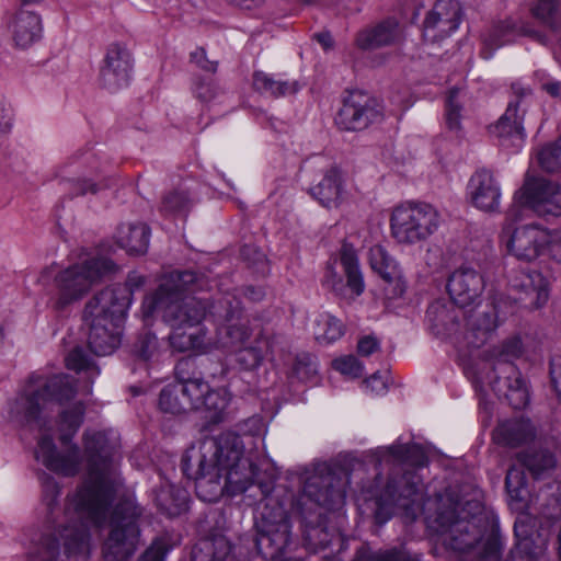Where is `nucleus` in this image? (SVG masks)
Listing matches in <instances>:
<instances>
[{
  "instance_id": "nucleus-3",
  "label": "nucleus",
  "mask_w": 561,
  "mask_h": 561,
  "mask_svg": "<svg viewBox=\"0 0 561 561\" xmlns=\"http://www.w3.org/2000/svg\"><path fill=\"white\" fill-rule=\"evenodd\" d=\"M83 449L88 472L70 504L80 516L98 520L121 493L122 481L116 461L119 439L113 432L88 430L83 433Z\"/></svg>"
},
{
  "instance_id": "nucleus-34",
  "label": "nucleus",
  "mask_w": 561,
  "mask_h": 561,
  "mask_svg": "<svg viewBox=\"0 0 561 561\" xmlns=\"http://www.w3.org/2000/svg\"><path fill=\"white\" fill-rule=\"evenodd\" d=\"M193 366L191 359H182L175 367L178 381L175 382L182 392L183 398L190 399L192 410H201L204 396L209 386L202 378H191L188 370Z\"/></svg>"
},
{
  "instance_id": "nucleus-9",
  "label": "nucleus",
  "mask_w": 561,
  "mask_h": 561,
  "mask_svg": "<svg viewBox=\"0 0 561 561\" xmlns=\"http://www.w3.org/2000/svg\"><path fill=\"white\" fill-rule=\"evenodd\" d=\"M115 263L103 256L92 257L73 264L55 276L58 297L54 302L57 311H62L80 300L102 277L115 272Z\"/></svg>"
},
{
  "instance_id": "nucleus-24",
  "label": "nucleus",
  "mask_w": 561,
  "mask_h": 561,
  "mask_svg": "<svg viewBox=\"0 0 561 561\" xmlns=\"http://www.w3.org/2000/svg\"><path fill=\"white\" fill-rule=\"evenodd\" d=\"M468 188L474 207L485 213L500 211L501 187L490 170L477 171L471 176Z\"/></svg>"
},
{
  "instance_id": "nucleus-21",
  "label": "nucleus",
  "mask_w": 561,
  "mask_h": 561,
  "mask_svg": "<svg viewBox=\"0 0 561 561\" xmlns=\"http://www.w3.org/2000/svg\"><path fill=\"white\" fill-rule=\"evenodd\" d=\"M516 291L514 300L528 309H539L549 298L548 285L538 271L518 272L510 283Z\"/></svg>"
},
{
  "instance_id": "nucleus-47",
  "label": "nucleus",
  "mask_w": 561,
  "mask_h": 561,
  "mask_svg": "<svg viewBox=\"0 0 561 561\" xmlns=\"http://www.w3.org/2000/svg\"><path fill=\"white\" fill-rule=\"evenodd\" d=\"M334 536V533L329 530L321 514L318 515L316 525L306 523L305 525V540L307 545L313 549H324L328 547Z\"/></svg>"
},
{
  "instance_id": "nucleus-17",
  "label": "nucleus",
  "mask_w": 561,
  "mask_h": 561,
  "mask_svg": "<svg viewBox=\"0 0 561 561\" xmlns=\"http://www.w3.org/2000/svg\"><path fill=\"white\" fill-rule=\"evenodd\" d=\"M381 112L378 104L366 93L355 91L344 99L343 105L335 116L340 129L356 131L378 122Z\"/></svg>"
},
{
  "instance_id": "nucleus-59",
  "label": "nucleus",
  "mask_w": 561,
  "mask_h": 561,
  "mask_svg": "<svg viewBox=\"0 0 561 561\" xmlns=\"http://www.w3.org/2000/svg\"><path fill=\"white\" fill-rule=\"evenodd\" d=\"M70 187L72 190V196H83L88 193L95 194L98 193L102 187H107V184L100 185L92 180L88 179H77L69 181Z\"/></svg>"
},
{
  "instance_id": "nucleus-14",
  "label": "nucleus",
  "mask_w": 561,
  "mask_h": 561,
  "mask_svg": "<svg viewBox=\"0 0 561 561\" xmlns=\"http://www.w3.org/2000/svg\"><path fill=\"white\" fill-rule=\"evenodd\" d=\"M514 198L540 217L561 216V184L556 181L527 175Z\"/></svg>"
},
{
  "instance_id": "nucleus-39",
  "label": "nucleus",
  "mask_w": 561,
  "mask_h": 561,
  "mask_svg": "<svg viewBox=\"0 0 561 561\" xmlns=\"http://www.w3.org/2000/svg\"><path fill=\"white\" fill-rule=\"evenodd\" d=\"M517 461L523 468H526L535 479L541 478L556 467V458L548 450L519 453L517 455Z\"/></svg>"
},
{
  "instance_id": "nucleus-38",
  "label": "nucleus",
  "mask_w": 561,
  "mask_h": 561,
  "mask_svg": "<svg viewBox=\"0 0 561 561\" xmlns=\"http://www.w3.org/2000/svg\"><path fill=\"white\" fill-rule=\"evenodd\" d=\"M230 402V393L225 388L209 389L204 396L202 409L205 419L210 423H219L225 420L227 408Z\"/></svg>"
},
{
  "instance_id": "nucleus-35",
  "label": "nucleus",
  "mask_w": 561,
  "mask_h": 561,
  "mask_svg": "<svg viewBox=\"0 0 561 561\" xmlns=\"http://www.w3.org/2000/svg\"><path fill=\"white\" fill-rule=\"evenodd\" d=\"M150 229L142 222L122 225L117 229L116 240L121 248L130 254H144L149 247Z\"/></svg>"
},
{
  "instance_id": "nucleus-40",
  "label": "nucleus",
  "mask_w": 561,
  "mask_h": 561,
  "mask_svg": "<svg viewBox=\"0 0 561 561\" xmlns=\"http://www.w3.org/2000/svg\"><path fill=\"white\" fill-rule=\"evenodd\" d=\"M313 334L318 342L330 344L344 334V327L335 317L322 313L314 320Z\"/></svg>"
},
{
  "instance_id": "nucleus-50",
  "label": "nucleus",
  "mask_w": 561,
  "mask_h": 561,
  "mask_svg": "<svg viewBox=\"0 0 561 561\" xmlns=\"http://www.w3.org/2000/svg\"><path fill=\"white\" fill-rule=\"evenodd\" d=\"M461 113L462 103L460 101V90L453 88L448 91L445 102L446 124L450 130L458 131L460 129Z\"/></svg>"
},
{
  "instance_id": "nucleus-6",
  "label": "nucleus",
  "mask_w": 561,
  "mask_h": 561,
  "mask_svg": "<svg viewBox=\"0 0 561 561\" xmlns=\"http://www.w3.org/2000/svg\"><path fill=\"white\" fill-rule=\"evenodd\" d=\"M130 305L126 286L105 288L85 305L83 321L89 327L88 344L98 356L112 354L121 344V329Z\"/></svg>"
},
{
  "instance_id": "nucleus-19",
  "label": "nucleus",
  "mask_w": 561,
  "mask_h": 561,
  "mask_svg": "<svg viewBox=\"0 0 561 561\" xmlns=\"http://www.w3.org/2000/svg\"><path fill=\"white\" fill-rule=\"evenodd\" d=\"M462 9L457 0H437L427 13L423 37L431 43L449 37L460 25Z\"/></svg>"
},
{
  "instance_id": "nucleus-56",
  "label": "nucleus",
  "mask_w": 561,
  "mask_h": 561,
  "mask_svg": "<svg viewBox=\"0 0 561 561\" xmlns=\"http://www.w3.org/2000/svg\"><path fill=\"white\" fill-rule=\"evenodd\" d=\"M157 348V336L150 332H146L140 335L138 342L135 345L137 355L144 360H148L156 353Z\"/></svg>"
},
{
  "instance_id": "nucleus-26",
  "label": "nucleus",
  "mask_w": 561,
  "mask_h": 561,
  "mask_svg": "<svg viewBox=\"0 0 561 561\" xmlns=\"http://www.w3.org/2000/svg\"><path fill=\"white\" fill-rule=\"evenodd\" d=\"M507 302L503 298L494 300L491 305H486L482 310H477L474 313L467 318V324L474 334L477 341L476 345L483 344L489 334L493 332L500 321H502L506 314Z\"/></svg>"
},
{
  "instance_id": "nucleus-54",
  "label": "nucleus",
  "mask_w": 561,
  "mask_h": 561,
  "mask_svg": "<svg viewBox=\"0 0 561 561\" xmlns=\"http://www.w3.org/2000/svg\"><path fill=\"white\" fill-rule=\"evenodd\" d=\"M253 88L261 93L268 94L273 98H278V80L266 72H254Z\"/></svg>"
},
{
  "instance_id": "nucleus-2",
  "label": "nucleus",
  "mask_w": 561,
  "mask_h": 561,
  "mask_svg": "<svg viewBox=\"0 0 561 561\" xmlns=\"http://www.w3.org/2000/svg\"><path fill=\"white\" fill-rule=\"evenodd\" d=\"M243 454L244 443L236 433L205 437L186 450L182 470L195 481L197 495L206 502L216 501L224 491L238 494L252 490L249 497H255L259 492L254 543L259 554L274 560L289 543L288 515L268 484H253L257 467Z\"/></svg>"
},
{
  "instance_id": "nucleus-57",
  "label": "nucleus",
  "mask_w": 561,
  "mask_h": 561,
  "mask_svg": "<svg viewBox=\"0 0 561 561\" xmlns=\"http://www.w3.org/2000/svg\"><path fill=\"white\" fill-rule=\"evenodd\" d=\"M188 198L183 192L169 193L163 197L162 210L169 214L179 213L186 208Z\"/></svg>"
},
{
  "instance_id": "nucleus-30",
  "label": "nucleus",
  "mask_w": 561,
  "mask_h": 561,
  "mask_svg": "<svg viewBox=\"0 0 561 561\" xmlns=\"http://www.w3.org/2000/svg\"><path fill=\"white\" fill-rule=\"evenodd\" d=\"M12 38L16 46L26 48L39 39L42 34V21L37 13L26 9H20L10 23Z\"/></svg>"
},
{
  "instance_id": "nucleus-5",
  "label": "nucleus",
  "mask_w": 561,
  "mask_h": 561,
  "mask_svg": "<svg viewBox=\"0 0 561 561\" xmlns=\"http://www.w3.org/2000/svg\"><path fill=\"white\" fill-rule=\"evenodd\" d=\"M42 502L46 508L47 529L32 538L27 548V554L30 556V549L35 541L39 542L42 557L50 542L57 545V553L59 552V541L56 537H51L50 529H58L68 554H88L90 549L88 527L90 524L101 525L105 520L108 508L102 512L98 520L90 516H80L75 512L73 505L70 504L71 497L77 493L76 491L73 494L68 495L62 513L57 514L59 513L58 497L60 495V486L54 478L45 474L42 481Z\"/></svg>"
},
{
  "instance_id": "nucleus-51",
  "label": "nucleus",
  "mask_w": 561,
  "mask_h": 561,
  "mask_svg": "<svg viewBox=\"0 0 561 561\" xmlns=\"http://www.w3.org/2000/svg\"><path fill=\"white\" fill-rule=\"evenodd\" d=\"M66 364L69 369L87 371L90 376H98L100 374L99 367L95 366L90 356L81 347H76L68 354Z\"/></svg>"
},
{
  "instance_id": "nucleus-11",
  "label": "nucleus",
  "mask_w": 561,
  "mask_h": 561,
  "mask_svg": "<svg viewBox=\"0 0 561 561\" xmlns=\"http://www.w3.org/2000/svg\"><path fill=\"white\" fill-rule=\"evenodd\" d=\"M439 222L438 211L428 204L399 206L391 215V233L399 243L415 244L432 236Z\"/></svg>"
},
{
  "instance_id": "nucleus-63",
  "label": "nucleus",
  "mask_w": 561,
  "mask_h": 561,
  "mask_svg": "<svg viewBox=\"0 0 561 561\" xmlns=\"http://www.w3.org/2000/svg\"><path fill=\"white\" fill-rule=\"evenodd\" d=\"M379 341L373 335H366L362 337L357 343V352L362 356H369L379 351Z\"/></svg>"
},
{
  "instance_id": "nucleus-10",
  "label": "nucleus",
  "mask_w": 561,
  "mask_h": 561,
  "mask_svg": "<svg viewBox=\"0 0 561 561\" xmlns=\"http://www.w3.org/2000/svg\"><path fill=\"white\" fill-rule=\"evenodd\" d=\"M522 353L519 339H511L502 345L500 356L485 377L499 398H504L514 409L528 404L529 393L519 369L512 363Z\"/></svg>"
},
{
  "instance_id": "nucleus-53",
  "label": "nucleus",
  "mask_w": 561,
  "mask_h": 561,
  "mask_svg": "<svg viewBox=\"0 0 561 561\" xmlns=\"http://www.w3.org/2000/svg\"><path fill=\"white\" fill-rule=\"evenodd\" d=\"M333 367L351 378L360 377L364 370L363 364L353 355L334 359Z\"/></svg>"
},
{
  "instance_id": "nucleus-13",
  "label": "nucleus",
  "mask_w": 561,
  "mask_h": 561,
  "mask_svg": "<svg viewBox=\"0 0 561 561\" xmlns=\"http://www.w3.org/2000/svg\"><path fill=\"white\" fill-rule=\"evenodd\" d=\"M209 316L217 322L222 346H242L250 339L248 320L243 318L240 300L227 294L210 305Z\"/></svg>"
},
{
  "instance_id": "nucleus-45",
  "label": "nucleus",
  "mask_w": 561,
  "mask_h": 561,
  "mask_svg": "<svg viewBox=\"0 0 561 561\" xmlns=\"http://www.w3.org/2000/svg\"><path fill=\"white\" fill-rule=\"evenodd\" d=\"M170 345L178 352L198 350L204 346V334L198 329H172L169 335Z\"/></svg>"
},
{
  "instance_id": "nucleus-60",
  "label": "nucleus",
  "mask_w": 561,
  "mask_h": 561,
  "mask_svg": "<svg viewBox=\"0 0 561 561\" xmlns=\"http://www.w3.org/2000/svg\"><path fill=\"white\" fill-rule=\"evenodd\" d=\"M191 60L204 71L211 73H215L217 71L218 62L209 60L207 58L205 49L202 47L196 48L193 53H191Z\"/></svg>"
},
{
  "instance_id": "nucleus-48",
  "label": "nucleus",
  "mask_w": 561,
  "mask_h": 561,
  "mask_svg": "<svg viewBox=\"0 0 561 561\" xmlns=\"http://www.w3.org/2000/svg\"><path fill=\"white\" fill-rule=\"evenodd\" d=\"M505 488L512 503L522 504L527 494L526 476L522 468L512 466L505 477Z\"/></svg>"
},
{
  "instance_id": "nucleus-25",
  "label": "nucleus",
  "mask_w": 561,
  "mask_h": 561,
  "mask_svg": "<svg viewBox=\"0 0 561 561\" xmlns=\"http://www.w3.org/2000/svg\"><path fill=\"white\" fill-rule=\"evenodd\" d=\"M402 38V26L396 19L389 18L362 28L356 35L355 43L359 49L373 50L396 45Z\"/></svg>"
},
{
  "instance_id": "nucleus-29",
  "label": "nucleus",
  "mask_w": 561,
  "mask_h": 561,
  "mask_svg": "<svg viewBox=\"0 0 561 561\" xmlns=\"http://www.w3.org/2000/svg\"><path fill=\"white\" fill-rule=\"evenodd\" d=\"M310 194L327 208L339 207L345 196L341 171L335 167L329 169L321 181L310 188Z\"/></svg>"
},
{
  "instance_id": "nucleus-28",
  "label": "nucleus",
  "mask_w": 561,
  "mask_h": 561,
  "mask_svg": "<svg viewBox=\"0 0 561 561\" xmlns=\"http://www.w3.org/2000/svg\"><path fill=\"white\" fill-rule=\"evenodd\" d=\"M462 309L454 300H436L427 308L426 319L436 334H445L454 331L459 320L466 318Z\"/></svg>"
},
{
  "instance_id": "nucleus-23",
  "label": "nucleus",
  "mask_w": 561,
  "mask_h": 561,
  "mask_svg": "<svg viewBox=\"0 0 561 561\" xmlns=\"http://www.w3.org/2000/svg\"><path fill=\"white\" fill-rule=\"evenodd\" d=\"M484 282L482 276L471 267L462 266L448 277L447 291L450 299L459 307L471 306L482 294Z\"/></svg>"
},
{
  "instance_id": "nucleus-4",
  "label": "nucleus",
  "mask_w": 561,
  "mask_h": 561,
  "mask_svg": "<svg viewBox=\"0 0 561 561\" xmlns=\"http://www.w3.org/2000/svg\"><path fill=\"white\" fill-rule=\"evenodd\" d=\"M202 288V279L192 271L170 273L158 289L144 299L142 317L149 319L161 314L171 329L191 330L209 314L210 306L187 295Z\"/></svg>"
},
{
  "instance_id": "nucleus-15",
  "label": "nucleus",
  "mask_w": 561,
  "mask_h": 561,
  "mask_svg": "<svg viewBox=\"0 0 561 561\" xmlns=\"http://www.w3.org/2000/svg\"><path fill=\"white\" fill-rule=\"evenodd\" d=\"M343 473H335L323 463L306 478L304 494L319 506L334 508L343 504L346 494Z\"/></svg>"
},
{
  "instance_id": "nucleus-62",
  "label": "nucleus",
  "mask_w": 561,
  "mask_h": 561,
  "mask_svg": "<svg viewBox=\"0 0 561 561\" xmlns=\"http://www.w3.org/2000/svg\"><path fill=\"white\" fill-rule=\"evenodd\" d=\"M550 377L552 386L561 401V354L554 355L550 360Z\"/></svg>"
},
{
  "instance_id": "nucleus-43",
  "label": "nucleus",
  "mask_w": 561,
  "mask_h": 561,
  "mask_svg": "<svg viewBox=\"0 0 561 561\" xmlns=\"http://www.w3.org/2000/svg\"><path fill=\"white\" fill-rule=\"evenodd\" d=\"M531 14L552 30L561 27L560 0H536L531 7Z\"/></svg>"
},
{
  "instance_id": "nucleus-49",
  "label": "nucleus",
  "mask_w": 561,
  "mask_h": 561,
  "mask_svg": "<svg viewBox=\"0 0 561 561\" xmlns=\"http://www.w3.org/2000/svg\"><path fill=\"white\" fill-rule=\"evenodd\" d=\"M540 168L546 172L561 170V136L553 142L543 146L537 153Z\"/></svg>"
},
{
  "instance_id": "nucleus-1",
  "label": "nucleus",
  "mask_w": 561,
  "mask_h": 561,
  "mask_svg": "<svg viewBox=\"0 0 561 561\" xmlns=\"http://www.w3.org/2000/svg\"><path fill=\"white\" fill-rule=\"evenodd\" d=\"M378 454L400 468L377 499V523L385 524L397 514L412 522L424 511L428 527L442 537L449 549L466 553L476 561L500 560L501 542L495 520L479 501L462 504L445 493L424 503V485L416 469L427 465V457L420 445L398 443L380 448Z\"/></svg>"
},
{
  "instance_id": "nucleus-22",
  "label": "nucleus",
  "mask_w": 561,
  "mask_h": 561,
  "mask_svg": "<svg viewBox=\"0 0 561 561\" xmlns=\"http://www.w3.org/2000/svg\"><path fill=\"white\" fill-rule=\"evenodd\" d=\"M131 69V58L128 49L113 43L107 47L103 66L100 70V80L104 88L115 91L127 84Z\"/></svg>"
},
{
  "instance_id": "nucleus-55",
  "label": "nucleus",
  "mask_w": 561,
  "mask_h": 561,
  "mask_svg": "<svg viewBox=\"0 0 561 561\" xmlns=\"http://www.w3.org/2000/svg\"><path fill=\"white\" fill-rule=\"evenodd\" d=\"M194 93L202 103H209L220 95L221 90L213 80L199 79L195 83Z\"/></svg>"
},
{
  "instance_id": "nucleus-20",
  "label": "nucleus",
  "mask_w": 561,
  "mask_h": 561,
  "mask_svg": "<svg viewBox=\"0 0 561 561\" xmlns=\"http://www.w3.org/2000/svg\"><path fill=\"white\" fill-rule=\"evenodd\" d=\"M35 458L47 469L68 477L79 472L82 460L77 445L69 446L65 454L58 453L53 438L46 434L38 439Z\"/></svg>"
},
{
  "instance_id": "nucleus-58",
  "label": "nucleus",
  "mask_w": 561,
  "mask_h": 561,
  "mask_svg": "<svg viewBox=\"0 0 561 561\" xmlns=\"http://www.w3.org/2000/svg\"><path fill=\"white\" fill-rule=\"evenodd\" d=\"M293 371L299 379L309 378L316 373L312 356L309 354L298 355L295 359Z\"/></svg>"
},
{
  "instance_id": "nucleus-61",
  "label": "nucleus",
  "mask_w": 561,
  "mask_h": 561,
  "mask_svg": "<svg viewBox=\"0 0 561 561\" xmlns=\"http://www.w3.org/2000/svg\"><path fill=\"white\" fill-rule=\"evenodd\" d=\"M57 558V545L55 542H50L42 558V553L39 550V542L35 541L32 548L30 549V559L31 561H56Z\"/></svg>"
},
{
  "instance_id": "nucleus-12",
  "label": "nucleus",
  "mask_w": 561,
  "mask_h": 561,
  "mask_svg": "<svg viewBox=\"0 0 561 561\" xmlns=\"http://www.w3.org/2000/svg\"><path fill=\"white\" fill-rule=\"evenodd\" d=\"M514 214L515 205H512L502 229L501 241L516 259L533 262L546 253L549 244V230L538 224L513 227L510 219Z\"/></svg>"
},
{
  "instance_id": "nucleus-44",
  "label": "nucleus",
  "mask_w": 561,
  "mask_h": 561,
  "mask_svg": "<svg viewBox=\"0 0 561 561\" xmlns=\"http://www.w3.org/2000/svg\"><path fill=\"white\" fill-rule=\"evenodd\" d=\"M266 348L265 340H254L249 346H240L236 354V362L245 370L254 369L262 363Z\"/></svg>"
},
{
  "instance_id": "nucleus-41",
  "label": "nucleus",
  "mask_w": 561,
  "mask_h": 561,
  "mask_svg": "<svg viewBox=\"0 0 561 561\" xmlns=\"http://www.w3.org/2000/svg\"><path fill=\"white\" fill-rule=\"evenodd\" d=\"M159 407L163 412L180 414L192 410L190 399L183 398L176 383L165 386L159 397Z\"/></svg>"
},
{
  "instance_id": "nucleus-8",
  "label": "nucleus",
  "mask_w": 561,
  "mask_h": 561,
  "mask_svg": "<svg viewBox=\"0 0 561 561\" xmlns=\"http://www.w3.org/2000/svg\"><path fill=\"white\" fill-rule=\"evenodd\" d=\"M141 510L131 495H124L114 506L110 517V534L103 543L105 561H127L140 541L138 518Z\"/></svg>"
},
{
  "instance_id": "nucleus-32",
  "label": "nucleus",
  "mask_w": 561,
  "mask_h": 561,
  "mask_svg": "<svg viewBox=\"0 0 561 561\" xmlns=\"http://www.w3.org/2000/svg\"><path fill=\"white\" fill-rule=\"evenodd\" d=\"M518 35L536 36L537 33L524 26H518L512 19L494 24L483 36L484 48L481 51L483 58H490L495 49L513 42Z\"/></svg>"
},
{
  "instance_id": "nucleus-64",
  "label": "nucleus",
  "mask_w": 561,
  "mask_h": 561,
  "mask_svg": "<svg viewBox=\"0 0 561 561\" xmlns=\"http://www.w3.org/2000/svg\"><path fill=\"white\" fill-rule=\"evenodd\" d=\"M547 253L558 261L561 262V231L559 230H549V244L547 245Z\"/></svg>"
},
{
  "instance_id": "nucleus-7",
  "label": "nucleus",
  "mask_w": 561,
  "mask_h": 561,
  "mask_svg": "<svg viewBox=\"0 0 561 561\" xmlns=\"http://www.w3.org/2000/svg\"><path fill=\"white\" fill-rule=\"evenodd\" d=\"M76 391L66 375L44 377L33 375L22 392L10 407V417L22 426L36 425L42 428L45 422L42 414L50 401L62 402L73 398Z\"/></svg>"
},
{
  "instance_id": "nucleus-16",
  "label": "nucleus",
  "mask_w": 561,
  "mask_h": 561,
  "mask_svg": "<svg viewBox=\"0 0 561 561\" xmlns=\"http://www.w3.org/2000/svg\"><path fill=\"white\" fill-rule=\"evenodd\" d=\"M339 261L346 276V284L343 282L342 275L336 271L335 264L337 260L329 262L323 276V285L336 295H344L347 287L354 296H359L365 289L363 273L355 248L344 242L340 250Z\"/></svg>"
},
{
  "instance_id": "nucleus-27",
  "label": "nucleus",
  "mask_w": 561,
  "mask_h": 561,
  "mask_svg": "<svg viewBox=\"0 0 561 561\" xmlns=\"http://www.w3.org/2000/svg\"><path fill=\"white\" fill-rule=\"evenodd\" d=\"M368 261L371 270L392 286L391 294L393 297L401 296L404 293L405 285L401 270L397 261L382 245L376 244L369 249Z\"/></svg>"
},
{
  "instance_id": "nucleus-52",
  "label": "nucleus",
  "mask_w": 561,
  "mask_h": 561,
  "mask_svg": "<svg viewBox=\"0 0 561 561\" xmlns=\"http://www.w3.org/2000/svg\"><path fill=\"white\" fill-rule=\"evenodd\" d=\"M354 561H410V554L403 548L379 550L375 553L360 550Z\"/></svg>"
},
{
  "instance_id": "nucleus-33",
  "label": "nucleus",
  "mask_w": 561,
  "mask_h": 561,
  "mask_svg": "<svg viewBox=\"0 0 561 561\" xmlns=\"http://www.w3.org/2000/svg\"><path fill=\"white\" fill-rule=\"evenodd\" d=\"M536 437V430L529 420L514 419L500 423L493 432L496 444L517 447L531 442Z\"/></svg>"
},
{
  "instance_id": "nucleus-46",
  "label": "nucleus",
  "mask_w": 561,
  "mask_h": 561,
  "mask_svg": "<svg viewBox=\"0 0 561 561\" xmlns=\"http://www.w3.org/2000/svg\"><path fill=\"white\" fill-rule=\"evenodd\" d=\"M541 503V514L547 518H558L561 516V482L553 481L548 483L539 493Z\"/></svg>"
},
{
  "instance_id": "nucleus-42",
  "label": "nucleus",
  "mask_w": 561,
  "mask_h": 561,
  "mask_svg": "<svg viewBox=\"0 0 561 561\" xmlns=\"http://www.w3.org/2000/svg\"><path fill=\"white\" fill-rule=\"evenodd\" d=\"M84 414V407L81 402L72 404L70 408L65 409L60 413V440L62 444H68L76 432L79 430Z\"/></svg>"
},
{
  "instance_id": "nucleus-37",
  "label": "nucleus",
  "mask_w": 561,
  "mask_h": 561,
  "mask_svg": "<svg viewBox=\"0 0 561 561\" xmlns=\"http://www.w3.org/2000/svg\"><path fill=\"white\" fill-rule=\"evenodd\" d=\"M154 500L161 511L175 516L187 508L188 493L182 488L165 483L157 491Z\"/></svg>"
},
{
  "instance_id": "nucleus-18",
  "label": "nucleus",
  "mask_w": 561,
  "mask_h": 561,
  "mask_svg": "<svg viewBox=\"0 0 561 561\" xmlns=\"http://www.w3.org/2000/svg\"><path fill=\"white\" fill-rule=\"evenodd\" d=\"M515 100L510 101L505 113L493 126L492 133L503 141H510L513 147H520L524 141L525 107H522V99L530 94L531 89L519 81L511 84Z\"/></svg>"
},
{
  "instance_id": "nucleus-36",
  "label": "nucleus",
  "mask_w": 561,
  "mask_h": 561,
  "mask_svg": "<svg viewBox=\"0 0 561 561\" xmlns=\"http://www.w3.org/2000/svg\"><path fill=\"white\" fill-rule=\"evenodd\" d=\"M231 553V543L222 535L202 539L192 552V561H226Z\"/></svg>"
},
{
  "instance_id": "nucleus-31",
  "label": "nucleus",
  "mask_w": 561,
  "mask_h": 561,
  "mask_svg": "<svg viewBox=\"0 0 561 561\" xmlns=\"http://www.w3.org/2000/svg\"><path fill=\"white\" fill-rule=\"evenodd\" d=\"M514 531L517 542L506 561H546L545 541L530 537L528 526L524 522L516 520Z\"/></svg>"
}]
</instances>
